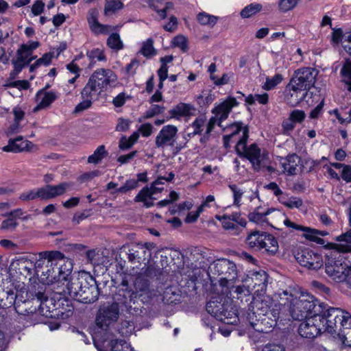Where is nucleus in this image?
I'll return each instance as SVG.
<instances>
[{
	"instance_id": "nucleus-28",
	"label": "nucleus",
	"mask_w": 351,
	"mask_h": 351,
	"mask_svg": "<svg viewBox=\"0 0 351 351\" xmlns=\"http://www.w3.org/2000/svg\"><path fill=\"white\" fill-rule=\"evenodd\" d=\"M216 219L221 221L223 228L226 230H235L238 225L245 226L246 224L245 221L237 213L230 216L217 215Z\"/></svg>"
},
{
	"instance_id": "nucleus-5",
	"label": "nucleus",
	"mask_w": 351,
	"mask_h": 351,
	"mask_svg": "<svg viewBox=\"0 0 351 351\" xmlns=\"http://www.w3.org/2000/svg\"><path fill=\"white\" fill-rule=\"evenodd\" d=\"M326 254L325 271L326 274L337 282H344L349 276H351V265L339 252L334 249H328Z\"/></svg>"
},
{
	"instance_id": "nucleus-32",
	"label": "nucleus",
	"mask_w": 351,
	"mask_h": 351,
	"mask_svg": "<svg viewBox=\"0 0 351 351\" xmlns=\"http://www.w3.org/2000/svg\"><path fill=\"white\" fill-rule=\"evenodd\" d=\"M195 108L190 104L180 103L169 112L171 118L180 119L183 117H189L193 114Z\"/></svg>"
},
{
	"instance_id": "nucleus-57",
	"label": "nucleus",
	"mask_w": 351,
	"mask_h": 351,
	"mask_svg": "<svg viewBox=\"0 0 351 351\" xmlns=\"http://www.w3.org/2000/svg\"><path fill=\"white\" fill-rule=\"evenodd\" d=\"M134 330V326L132 323L128 321H124L121 322V326L118 331L121 337H128L132 333Z\"/></svg>"
},
{
	"instance_id": "nucleus-30",
	"label": "nucleus",
	"mask_w": 351,
	"mask_h": 351,
	"mask_svg": "<svg viewBox=\"0 0 351 351\" xmlns=\"http://www.w3.org/2000/svg\"><path fill=\"white\" fill-rule=\"evenodd\" d=\"M26 46H21L18 50L17 58L13 62L14 70L19 73L21 71L23 67L28 64L34 58H31L32 53Z\"/></svg>"
},
{
	"instance_id": "nucleus-64",
	"label": "nucleus",
	"mask_w": 351,
	"mask_h": 351,
	"mask_svg": "<svg viewBox=\"0 0 351 351\" xmlns=\"http://www.w3.org/2000/svg\"><path fill=\"white\" fill-rule=\"evenodd\" d=\"M295 123L289 117L285 120L282 123V133L284 134H289L291 131L295 128Z\"/></svg>"
},
{
	"instance_id": "nucleus-4",
	"label": "nucleus",
	"mask_w": 351,
	"mask_h": 351,
	"mask_svg": "<svg viewBox=\"0 0 351 351\" xmlns=\"http://www.w3.org/2000/svg\"><path fill=\"white\" fill-rule=\"evenodd\" d=\"M117 81V75L112 70L98 69L90 76L82 95L87 97H93L97 92L106 91L110 88L116 86Z\"/></svg>"
},
{
	"instance_id": "nucleus-61",
	"label": "nucleus",
	"mask_w": 351,
	"mask_h": 351,
	"mask_svg": "<svg viewBox=\"0 0 351 351\" xmlns=\"http://www.w3.org/2000/svg\"><path fill=\"white\" fill-rule=\"evenodd\" d=\"M306 117L304 111L300 110H294L290 114L289 118L296 124L302 122Z\"/></svg>"
},
{
	"instance_id": "nucleus-58",
	"label": "nucleus",
	"mask_w": 351,
	"mask_h": 351,
	"mask_svg": "<svg viewBox=\"0 0 351 351\" xmlns=\"http://www.w3.org/2000/svg\"><path fill=\"white\" fill-rule=\"evenodd\" d=\"M206 117L204 116H201L197 118L192 123V128L193 129V134H200L203 131V128L206 125Z\"/></svg>"
},
{
	"instance_id": "nucleus-7",
	"label": "nucleus",
	"mask_w": 351,
	"mask_h": 351,
	"mask_svg": "<svg viewBox=\"0 0 351 351\" xmlns=\"http://www.w3.org/2000/svg\"><path fill=\"white\" fill-rule=\"evenodd\" d=\"M208 271L213 275H224L219 280L220 287H233V280L237 278V269L234 263L226 258L219 259L210 264Z\"/></svg>"
},
{
	"instance_id": "nucleus-36",
	"label": "nucleus",
	"mask_w": 351,
	"mask_h": 351,
	"mask_svg": "<svg viewBox=\"0 0 351 351\" xmlns=\"http://www.w3.org/2000/svg\"><path fill=\"white\" fill-rule=\"evenodd\" d=\"M153 192L148 187L142 189L134 198L135 202H142L146 208L154 205Z\"/></svg>"
},
{
	"instance_id": "nucleus-46",
	"label": "nucleus",
	"mask_w": 351,
	"mask_h": 351,
	"mask_svg": "<svg viewBox=\"0 0 351 351\" xmlns=\"http://www.w3.org/2000/svg\"><path fill=\"white\" fill-rule=\"evenodd\" d=\"M36 198L44 199L42 187L25 191L19 196V199L22 201H29Z\"/></svg>"
},
{
	"instance_id": "nucleus-24",
	"label": "nucleus",
	"mask_w": 351,
	"mask_h": 351,
	"mask_svg": "<svg viewBox=\"0 0 351 351\" xmlns=\"http://www.w3.org/2000/svg\"><path fill=\"white\" fill-rule=\"evenodd\" d=\"M34 145L29 141H24L22 136H19L15 138H10L7 145L2 148L3 152H21L23 151L31 150Z\"/></svg>"
},
{
	"instance_id": "nucleus-29",
	"label": "nucleus",
	"mask_w": 351,
	"mask_h": 351,
	"mask_svg": "<svg viewBox=\"0 0 351 351\" xmlns=\"http://www.w3.org/2000/svg\"><path fill=\"white\" fill-rule=\"evenodd\" d=\"M9 295L11 296L12 300H14L15 310L19 314L27 315L36 311V307L32 308L33 300L23 301L19 294H16L15 296H14L13 293Z\"/></svg>"
},
{
	"instance_id": "nucleus-6",
	"label": "nucleus",
	"mask_w": 351,
	"mask_h": 351,
	"mask_svg": "<svg viewBox=\"0 0 351 351\" xmlns=\"http://www.w3.org/2000/svg\"><path fill=\"white\" fill-rule=\"evenodd\" d=\"M247 138L248 128H245L243 137L239 140L236 145V151L239 155L248 159L254 169L258 170L266 165L268 160V155L265 151H262L255 143L247 147Z\"/></svg>"
},
{
	"instance_id": "nucleus-38",
	"label": "nucleus",
	"mask_w": 351,
	"mask_h": 351,
	"mask_svg": "<svg viewBox=\"0 0 351 351\" xmlns=\"http://www.w3.org/2000/svg\"><path fill=\"white\" fill-rule=\"evenodd\" d=\"M196 19L201 25L211 28L216 25L219 17L210 14L206 12H201L197 14Z\"/></svg>"
},
{
	"instance_id": "nucleus-18",
	"label": "nucleus",
	"mask_w": 351,
	"mask_h": 351,
	"mask_svg": "<svg viewBox=\"0 0 351 351\" xmlns=\"http://www.w3.org/2000/svg\"><path fill=\"white\" fill-rule=\"evenodd\" d=\"M86 277L87 278V285L82 289L78 301L89 304L97 300L99 291L94 278L90 276Z\"/></svg>"
},
{
	"instance_id": "nucleus-33",
	"label": "nucleus",
	"mask_w": 351,
	"mask_h": 351,
	"mask_svg": "<svg viewBox=\"0 0 351 351\" xmlns=\"http://www.w3.org/2000/svg\"><path fill=\"white\" fill-rule=\"evenodd\" d=\"M300 162V158L298 155L291 154L288 156L281 161L283 172L287 173L289 175L296 174Z\"/></svg>"
},
{
	"instance_id": "nucleus-56",
	"label": "nucleus",
	"mask_w": 351,
	"mask_h": 351,
	"mask_svg": "<svg viewBox=\"0 0 351 351\" xmlns=\"http://www.w3.org/2000/svg\"><path fill=\"white\" fill-rule=\"evenodd\" d=\"M229 188L233 193V204L237 207L241 206V201L243 191L235 184L229 185Z\"/></svg>"
},
{
	"instance_id": "nucleus-22",
	"label": "nucleus",
	"mask_w": 351,
	"mask_h": 351,
	"mask_svg": "<svg viewBox=\"0 0 351 351\" xmlns=\"http://www.w3.org/2000/svg\"><path fill=\"white\" fill-rule=\"evenodd\" d=\"M344 313H347L351 319V315L345 311ZM337 330H339L338 337L342 343L345 346L351 347V321L337 319V328L336 331Z\"/></svg>"
},
{
	"instance_id": "nucleus-27",
	"label": "nucleus",
	"mask_w": 351,
	"mask_h": 351,
	"mask_svg": "<svg viewBox=\"0 0 351 351\" xmlns=\"http://www.w3.org/2000/svg\"><path fill=\"white\" fill-rule=\"evenodd\" d=\"M269 223L271 226L276 229H281L282 225L293 228L295 223L291 222L285 215V214L279 210H271L269 217H268Z\"/></svg>"
},
{
	"instance_id": "nucleus-25",
	"label": "nucleus",
	"mask_w": 351,
	"mask_h": 351,
	"mask_svg": "<svg viewBox=\"0 0 351 351\" xmlns=\"http://www.w3.org/2000/svg\"><path fill=\"white\" fill-rule=\"evenodd\" d=\"M72 186L69 182H61L57 185H46L42 187L44 199H53L64 195Z\"/></svg>"
},
{
	"instance_id": "nucleus-12",
	"label": "nucleus",
	"mask_w": 351,
	"mask_h": 351,
	"mask_svg": "<svg viewBox=\"0 0 351 351\" xmlns=\"http://www.w3.org/2000/svg\"><path fill=\"white\" fill-rule=\"evenodd\" d=\"M58 265L57 271L51 272V274L47 275L45 280L47 284H53L56 282H62L66 281L72 271V263L70 260L64 258L62 254L61 257L56 258L54 265Z\"/></svg>"
},
{
	"instance_id": "nucleus-44",
	"label": "nucleus",
	"mask_w": 351,
	"mask_h": 351,
	"mask_svg": "<svg viewBox=\"0 0 351 351\" xmlns=\"http://www.w3.org/2000/svg\"><path fill=\"white\" fill-rule=\"evenodd\" d=\"M139 53L147 58L156 55L157 51L154 47V40L152 38H148L145 41L143 42Z\"/></svg>"
},
{
	"instance_id": "nucleus-34",
	"label": "nucleus",
	"mask_w": 351,
	"mask_h": 351,
	"mask_svg": "<svg viewBox=\"0 0 351 351\" xmlns=\"http://www.w3.org/2000/svg\"><path fill=\"white\" fill-rule=\"evenodd\" d=\"M293 228L302 231V237L311 241H314L318 244H323L324 242V239L319 237V230L316 229L305 227L296 223L294 224Z\"/></svg>"
},
{
	"instance_id": "nucleus-37",
	"label": "nucleus",
	"mask_w": 351,
	"mask_h": 351,
	"mask_svg": "<svg viewBox=\"0 0 351 351\" xmlns=\"http://www.w3.org/2000/svg\"><path fill=\"white\" fill-rule=\"evenodd\" d=\"M136 290L138 293V295L145 300L147 302L149 300L155 298L158 296L159 293L157 290L149 289L147 287V283L143 282L142 287H139L138 282L135 283Z\"/></svg>"
},
{
	"instance_id": "nucleus-53",
	"label": "nucleus",
	"mask_w": 351,
	"mask_h": 351,
	"mask_svg": "<svg viewBox=\"0 0 351 351\" xmlns=\"http://www.w3.org/2000/svg\"><path fill=\"white\" fill-rule=\"evenodd\" d=\"M301 0H279L278 10L283 13L294 9Z\"/></svg>"
},
{
	"instance_id": "nucleus-40",
	"label": "nucleus",
	"mask_w": 351,
	"mask_h": 351,
	"mask_svg": "<svg viewBox=\"0 0 351 351\" xmlns=\"http://www.w3.org/2000/svg\"><path fill=\"white\" fill-rule=\"evenodd\" d=\"M123 8V3L121 0H106L104 14L106 16L112 15Z\"/></svg>"
},
{
	"instance_id": "nucleus-45",
	"label": "nucleus",
	"mask_w": 351,
	"mask_h": 351,
	"mask_svg": "<svg viewBox=\"0 0 351 351\" xmlns=\"http://www.w3.org/2000/svg\"><path fill=\"white\" fill-rule=\"evenodd\" d=\"M278 200L285 206L289 208H299L302 205V200L296 197H287L284 195H281L278 197Z\"/></svg>"
},
{
	"instance_id": "nucleus-26",
	"label": "nucleus",
	"mask_w": 351,
	"mask_h": 351,
	"mask_svg": "<svg viewBox=\"0 0 351 351\" xmlns=\"http://www.w3.org/2000/svg\"><path fill=\"white\" fill-rule=\"evenodd\" d=\"M57 98V95L53 91L39 90L36 96L37 102L36 106L34 108V112L41 109L49 107Z\"/></svg>"
},
{
	"instance_id": "nucleus-14",
	"label": "nucleus",
	"mask_w": 351,
	"mask_h": 351,
	"mask_svg": "<svg viewBox=\"0 0 351 351\" xmlns=\"http://www.w3.org/2000/svg\"><path fill=\"white\" fill-rule=\"evenodd\" d=\"M295 258L302 266L308 269H317L322 265V256L309 249L298 252Z\"/></svg>"
},
{
	"instance_id": "nucleus-42",
	"label": "nucleus",
	"mask_w": 351,
	"mask_h": 351,
	"mask_svg": "<svg viewBox=\"0 0 351 351\" xmlns=\"http://www.w3.org/2000/svg\"><path fill=\"white\" fill-rule=\"evenodd\" d=\"M269 215L270 210H267L265 212H260L258 209L249 214V219L256 224L263 225L264 223H269V219L267 216Z\"/></svg>"
},
{
	"instance_id": "nucleus-63",
	"label": "nucleus",
	"mask_w": 351,
	"mask_h": 351,
	"mask_svg": "<svg viewBox=\"0 0 351 351\" xmlns=\"http://www.w3.org/2000/svg\"><path fill=\"white\" fill-rule=\"evenodd\" d=\"M45 3L41 0H36L32 6V12L34 16L42 14L45 8Z\"/></svg>"
},
{
	"instance_id": "nucleus-43",
	"label": "nucleus",
	"mask_w": 351,
	"mask_h": 351,
	"mask_svg": "<svg viewBox=\"0 0 351 351\" xmlns=\"http://www.w3.org/2000/svg\"><path fill=\"white\" fill-rule=\"evenodd\" d=\"M342 82L347 86L348 90L351 92V60H346L341 69Z\"/></svg>"
},
{
	"instance_id": "nucleus-49",
	"label": "nucleus",
	"mask_w": 351,
	"mask_h": 351,
	"mask_svg": "<svg viewBox=\"0 0 351 351\" xmlns=\"http://www.w3.org/2000/svg\"><path fill=\"white\" fill-rule=\"evenodd\" d=\"M107 154L104 145H100L95 149L94 153L88 158V162L97 164Z\"/></svg>"
},
{
	"instance_id": "nucleus-1",
	"label": "nucleus",
	"mask_w": 351,
	"mask_h": 351,
	"mask_svg": "<svg viewBox=\"0 0 351 351\" xmlns=\"http://www.w3.org/2000/svg\"><path fill=\"white\" fill-rule=\"evenodd\" d=\"M337 319L351 321L349 315L339 308H328L326 313L305 317L298 328V332L304 338L312 339L322 332L334 333L337 328Z\"/></svg>"
},
{
	"instance_id": "nucleus-9",
	"label": "nucleus",
	"mask_w": 351,
	"mask_h": 351,
	"mask_svg": "<svg viewBox=\"0 0 351 351\" xmlns=\"http://www.w3.org/2000/svg\"><path fill=\"white\" fill-rule=\"evenodd\" d=\"M120 311L117 303L101 306L96 316V324L102 330L109 329L119 317Z\"/></svg>"
},
{
	"instance_id": "nucleus-3",
	"label": "nucleus",
	"mask_w": 351,
	"mask_h": 351,
	"mask_svg": "<svg viewBox=\"0 0 351 351\" xmlns=\"http://www.w3.org/2000/svg\"><path fill=\"white\" fill-rule=\"evenodd\" d=\"M317 71L311 68H302L294 72L287 86L289 93L286 95L287 101L295 106L306 96L308 90L313 86Z\"/></svg>"
},
{
	"instance_id": "nucleus-2",
	"label": "nucleus",
	"mask_w": 351,
	"mask_h": 351,
	"mask_svg": "<svg viewBox=\"0 0 351 351\" xmlns=\"http://www.w3.org/2000/svg\"><path fill=\"white\" fill-rule=\"evenodd\" d=\"M280 300L288 302L286 305L289 306L291 315L294 319L326 313V309L322 304L307 293L295 292L293 294L285 291L280 294Z\"/></svg>"
},
{
	"instance_id": "nucleus-62",
	"label": "nucleus",
	"mask_w": 351,
	"mask_h": 351,
	"mask_svg": "<svg viewBox=\"0 0 351 351\" xmlns=\"http://www.w3.org/2000/svg\"><path fill=\"white\" fill-rule=\"evenodd\" d=\"M153 129V125L151 123H147L141 125L137 131L138 133H141L143 136L148 137L152 134Z\"/></svg>"
},
{
	"instance_id": "nucleus-13",
	"label": "nucleus",
	"mask_w": 351,
	"mask_h": 351,
	"mask_svg": "<svg viewBox=\"0 0 351 351\" xmlns=\"http://www.w3.org/2000/svg\"><path fill=\"white\" fill-rule=\"evenodd\" d=\"M35 260V254H28L14 259L9 266V272L11 275L19 274L27 277L34 271Z\"/></svg>"
},
{
	"instance_id": "nucleus-23",
	"label": "nucleus",
	"mask_w": 351,
	"mask_h": 351,
	"mask_svg": "<svg viewBox=\"0 0 351 351\" xmlns=\"http://www.w3.org/2000/svg\"><path fill=\"white\" fill-rule=\"evenodd\" d=\"M23 215V211L21 208L14 209L8 213L3 214L2 216L6 217L0 226V229L4 232H14L19 226L16 221Z\"/></svg>"
},
{
	"instance_id": "nucleus-17",
	"label": "nucleus",
	"mask_w": 351,
	"mask_h": 351,
	"mask_svg": "<svg viewBox=\"0 0 351 351\" xmlns=\"http://www.w3.org/2000/svg\"><path fill=\"white\" fill-rule=\"evenodd\" d=\"M99 10L93 8L88 10L87 13V22L91 32L96 34H106L113 29L110 25H103L99 22Z\"/></svg>"
},
{
	"instance_id": "nucleus-10",
	"label": "nucleus",
	"mask_w": 351,
	"mask_h": 351,
	"mask_svg": "<svg viewBox=\"0 0 351 351\" xmlns=\"http://www.w3.org/2000/svg\"><path fill=\"white\" fill-rule=\"evenodd\" d=\"M253 304L255 314L265 316L271 313L276 321L279 317L280 312L285 308L287 302L280 299L279 302L276 303L270 297L265 296L262 300L256 299Z\"/></svg>"
},
{
	"instance_id": "nucleus-11",
	"label": "nucleus",
	"mask_w": 351,
	"mask_h": 351,
	"mask_svg": "<svg viewBox=\"0 0 351 351\" xmlns=\"http://www.w3.org/2000/svg\"><path fill=\"white\" fill-rule=\"evenodd\" d=\"M62 253L59 252H43L39 254V257L36 256L34 261L35 269L36 273L40 272L41 276H43L42 280L45 282L47 275L55 272L53 267L54 262L56 258L61 257Z\"/></svg>"
},
{
	"instance_id": "nucleus-59",
	"label": "nucleus",
	"mask_w": 351,
	"mask_h": 351,
	"mask_svg": "<svg viewBox=\"0 0 351 351\" xmlns=\"http://www.w3.org/2000/svg\"><path fill=\"white\" fill-rule=\"evenodd\" d=\"M88 56L93 59L98 61H106V58L104 55V50L101 49L96 48L93 49L87 53Z\"/></svg>"
},
{
	"instance_id": "nucleus-31",
	"label": "nucleus",
	"mask_w": 351,
	"mask_h": 351,
	"mask_svg": "<svg viewBox=\"0 0 351 351\" xmlns=\"http://www.w3.org/2000/svg\"><path fill=\"white\" fill-rule=\"evenodd\" d=\"M165 1V0H147V3H148V5L154 9L157 14L158 16L160 19H164L167 17V13L173 10L174 5L171 1H166L165 3V6L163 8H160V7L162 5L163 3Z\"/></svg>"
},
{
	"instance_id": "nucleus-54",
	"label": "nucleus",
	"mask_w": 351,
	"mask_h": 351,
	"mask_svg": "<svg viewBox=\"0 0 351 351\" xmlns=\"http://www.w3.org/2000/svg\"><path fill=\"white\" fill-rule=\"evenodd\" d=\"M245 128H247L246 126L242 127L240 123H236L231 125L229 128H227L226 130L230 129L232 130L230 134L226 135L223 137L225 141V145H228V141L239 132H242V136H243V130ZM243 136H241L242 138Z\"/></svg>"
},
{
	"instance_id": "nucleus-20",
	"label": "nucleus",
	"mask_w": 351,
	"mask_h": 351,
	"mask_svg": "<svg viewBox=\"0 0 351 351\" xmlns=\"http://www.w3.org/2000/svg\"><path fill=\"white\" fill-rule=\"evenodd\" d=\"M89 275L87 273L78 274L77 276L72 277L66 285L67 293L71 298L78 301L81 291L87 285L86 276Z\"/></svg>"
},
{
	"instance_id": "nucleus-8",
	"label": "nucleus",
	"mask_w": 351,
	"mask_h": 351,
	"mask_svg": "<svg viewBox=\"0 0 351 351\" xmlns=\"http://www.w3.org/2000/svg\"><path fill=\"white\" fill-rule=\"evenodd\" d=\"M239 105V102L236 98L228 97L221 103L216 104L212 110L214 114L206 124V134H209L216 124L221 127V122L226 119L234 107Z\"/></svg>"
},
{
	"instance_id": "nucleus-35",
	"label": "nucleus",
	"mask_w": 351,
	"mask_h": 351,
	"mask_svg": "<svg viewBox=\"0 0 351 351\" xmlns=\"http://www.w3.org/2000/svg\"><path fill=\"white\" fill-rule=\"evenodd\" d=\"M266 232L260 231H253L246 238L247 245L256 250H261L262 246L263 240Z\"/></svg>"
},
{
	"instance_id": "nucleus-16",
	"label": "nucleus",
	"mask_w": 351,
	"mask_h": 351,
	"mask_svg": "<svg viewBox=\"0 0 351 351\" xmlns=\"http://www.w3.org/2000/svg\"><path fill=\"white\" fill-rule=\"evenodd\" d=\"M178 131V128L173 125H167L162 127L156 137V146L158 148L173 146Z\"/></svg>"
},
{
	"instance_id": "nucleus-51",
	"label": "nucleus",
	"mask_w": 351,
	"mask_h": 351,
	"mask_svg": "<svg viewBox=\"0 0 351 351\" xmlns=\"http://www.w3.org/2000/svg\"><path fill=\"white\" fill-rule=\"evenodd\" d=\"M171 45L180 49L182 52H186L189 49L188 39L185 36L178 34L171 40Z\"/></svg>"
},
{
	"instance_id": "nucleus-15",
	"label": "nucleus",
	"mask_w": 351,
	"mask_h": 351,
	"mask_svg": "<svg viewBox=\"0 0 351 351\" xmlns=\"http://www.w3.org/2000/svg\"><path fill=\"white\" fill-rule=\"evenodd\" d=\"M206 310L210 314L225 324H234L237 322V317L234 313L225 310L224 305L219 304L217 301H209L206 304Z\"/></svg>"
},
{
	"instance_id": "nucleus-55",
	"label": "nucleus",
	"mask_w": 351,
	"mask_h": 351,
	"mask_svg": "<svg viewBox=\"0 0 351 351\" xmlns=\"http://www.w3.org/2000/svg\"><path fill=\"white\" fill-rule=\"evenodd\" d=\"M54 57V52H49L45 53L40 58L36 60V62L31 65L30 66V71H33L37 66L43 64L45 66L49 65L52 59Z\"/></svg>"
},
{
	"instance_id": "nucleus-41",
	"label": "nucleus",
	"mask_w": 351,
	"mask_h": 351,
	"mask_svg": "<svg viewBox=\"0 0 351 351\" xmlns=\"http://www.w3.org/2000/svg\"><path fill=\"white\" fill-rule=\"evenodd\" d=\"M278 248V241L271 234L266 233L263 240L261 249H264L266 252L274 254L277 252Z\"/></svg>"
},
{
	"instance_id": "nucleus-47",
	"label": "nucleus",
	"mask_w": 351,
	"mask_h": 351,
	"mask_svg": "<svg viewBox=\"0 0 351 351\" xmlns=\"http://www.w3.org/2000/svg\"><path fill=\"white\" fill-rule=\"evenodd\" d=\"M263 8V6L260 3H251L247 6H245L241 11V16L244 19L250 18L258 12H261Z\"/></svg>"
},
{
	"instance_id": "nucleus-50",
	"label": "nucleus",
	"mask_w": 351,
	"mask_h": 351,
	"mask_svg": "<svg viewBox=\"0 0 351 351\" xmlns=\"http://www.w3.org/2000/svg\"><path fill=\"white\" fill-rule=\"evenodd\" d=\"M107 45L112 49L119 51L123 48V43L119 34L113 33L107 39Z\"/></svg>"
},
{
	"instance_id": "nucleus-39",
	"label": "nucleus",
	"mask_w": 351,
	"mask_h": 351,
	"mask_svg": "<svg viewBox=\"0 0 351 351\" xmlns=\"http://www.w3.org/2000/svg\"><path fill=\"white\" fill-rule=\"evenodd\" d=\"M251 278L252 282H254V287H260L261 290H263L265 288L267 282V276L265 271L258 270L253 271L251 274Z\"/></svg>"
},
{
	"instance_id": "nucleus-19",
	"label": "nucleus",
	"mask_w": 351,
	"mask_h": 351,
	"mask_svg": "<svg viewBox=\"0 0 351 351\" xmlns=\"http://www.w3.org/2000/svg\"><path fill=\"white\" fill-rule=\"evenodd\" d=\"M36 302L39 303L38 313L46 317H52L58 315L54 313L57 310L56 304L51 298L46 297L43 293L38 292L36 294Z\"/></svg>"
},
{
	"instance_id": "nucleus-52",
	"label": "nucleus",
	"mask_w": 351,
	"mask_h": 351,
	"mask_svg": "<svg viewBox=\"0 0 351 351\" xmlns=\"http://www.w3.org/2000/svg\"><path fill=\"white\" fill-rule=\"evenodd\" d=\"M112 351H134L130 345L122 339H110Z\"/></svg>"
},
{
	"instance_id": "nucleus-21",
	"label": "nucleus",
	"mask_w": 351,
	"mask_h": 351,
	"mask_svg": "<svg viewBox=\"0 0 351 351\" xmlns=\"http://www.w3.org/2000/svg\"><path fill=\"white\" fill-rule=\"evenodd\" d=\"M337 243H328L327 249H334L341 253L351 252V229L335 238Z\"/></svg>"
},
{
	"instance_id": "nucleus-48",
	"label": "nucleus",
	"mask_w": 351,
	"mask_h": 351,
	"mask_svg": "<svg viewBox=\"0 0 351 351\" xmlns=\"http://www.w3.org/2000/svg\"><path fill=\"white\" fill-rule=\"evenodd\" d=\"M284 77L282 75L276 73L271 77H266L265 82L263 85V88L265 90H270L274 89L277 85L280 84Z\"/></svg>"
},
{
	"instance_id": "nucleus-60",
	"label": "nucleus",
	"mask_w": 351,
	"mask_h": 351,
	"mask_svg": "<svg viewBox=\"0 0 351 351\" xmlns=\"http://www.w3.org/2000/svg\"><path fill=\"white\" fill-rule=\"evenodd\" d=\"M138 186V183L136 180H128L125 184L116 190L118 193H125L131 190L136 189Z\"/></svg>"
}]
</instances>
